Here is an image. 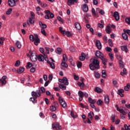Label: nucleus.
Listing matches in <instances>:
<instances>
[{"mask_svg": "<svg viewBox=\"0 0 130 130\" xmlns=\"http://www.w3.org/2000/svg\"><path fill=\"white\" fill-rule=\"evenodd\" d=\"M35 71H36V69H35V68L32 67L30 69V72L31 73H35Z\"/></svg>", "mask_w": 130, "mask_h": 130, "instance_id": "59", "label": "nucleus"}, {"mask_svg": "<svg viewBox=\"0 0 130 130\" xmlns=\"http://www.w3.org/2000/svg\"><path fill=\"white\" fill-rule=\"evenodd\" d=\"M78 96L79 97H84V93L83 92V91H82L81 90H79L78 91Z\"/></svg>", "mask_w": 130, "mask_h": 130, "instance_id": "31", "label": "nucleus"}, {"mask_svg": "<svg viewBox=\"0 0 130 130\" xmlns=\"http://www.w3.org/2000/svg\"><path fill=\"white\" fill-rule=\"evenodd\" d=\"M84 123H91L89 118H87L86 121H84Z\"/></svg>", "mask_w": 130, "mask_h": 130, "instance_id": "58", "label": "nucleus"}, {"mask_svg": "<svg viewBox=\"0 0 130 130\" xmlns=\"http://www.w3.org/2000/svg\"><path fill=\"white\" fill-rule=\"evenodd\" d=\"M38 59L39 61H44V56L42 54H40L38 56Z\"/></svg>", "mask_w": 130, "mask_h": 130, "instance_id": "13", "label": "nucleus"}, {"mask_svg": "<svg viewBox=\"0 0 130 130\" xmlns=\"http://www.w3.org/2000/svg\"><path fill=\"white\" fill-rule=\"evenodd\" d=\"M125 22L126 23V24H128V25H130V17L126 18Z\"/></svg>", "mask_w": 130, "mask_h": 130, "instance_id": "44", "label": "nucleus"}, {"mask_svg": "<svg viewBox=\"0 0 130 130\" xmlns=\"http://www.w3.org/2000/svg\"><path fill=\"white\" fill-rule=\"evenodd\" d=\"M34 44L36 46L38 45V43H40V39H35Z\"/></svg>", "mask_w": 130, "mask_h": 130, "instance_id": "28", "label": "nucleus"}, {"mask_svg": "<svg viewBox=\"0 0 130 130\" xmlns=\"http://www.w3.org/2000/svg\"><path fill=\"white\" fill-rule=\"evenodd\" d=\"M13 11V9L10 8L8 9V10L6 12V15H10L12 13V11Z\"/></svg>", "mask_w": 130, "mask_h": 130, "instance_id": "41", "label": "nucleus"}, {"mask_svg": "<svg viewBox=\"0 0 130 130\" xmlns=\"http://www.w3.org/2000/svg\"><path fill=\"white\" fill-rule=\"evenodd\" d=\"M102 61V63L104 64V66H106V62H107V59L104 57V56L100 58Z\"/></svg>", "mask_w": 130, "mask_h": 130, "instance_id": "19", "label": "nucleus"}, {"mask_svg": "<svg viewBox=\"0 0 130 130\" xmlns=\"http://www.w3.org/2000/svg\"><path fill=\"white\" fill-rule=\"evenodd\" d=\"M68 58H67V55L66 54H63V60L62 61H66L67 60Z\"/></svg>", "mask_w": 130, "mask_h": 130, "instance_id": "56", "label": "nucleus"}, {"mask_svg": "<svg viewBox=\"0 0 130 130\" xmlns=\"http://www.w3.org/2000/svg\"><path fill=\"white\" fill-rule=\"evenodd\" d=\"M95 56H96V57H98V58H102L103 56H104V55L101 53V52L100 51H96L95 52Z\"/></svg>", "mask_w": 130, "mask_h": 130, "instance_id": "9", "label": "nucleus"}, {"mask_svg": "<svg viewBox=\"0 0 130 130\" xmlns=\"http://www.w3.org/2000/svg\"><path fill=\"white\" fill-rule=\"evenodd\" d=\"M56 53L58 54H60L61 53V49L60 48H57L56 50Z\"/></svg>", "mask_w": 130, "mask_h": 130, "instance_id": "38", "label": "nucleus"}, {"mask_svg": "<svg viewBox=\"0 0 130 130\" xmlns=\"http://www.w3.org/2000/svg\"><path fill=\"white\" fill-rule=\"evenodd\" d=\"M58 81L60 83H62V84H63L64 85H66V86L69 85V81H68V78H67V77H63L62 79H59Z\"/></svg>", "mask_w": 130, "mask_h": 130, "instance_id": "5", "label": "nucleus"}, {"mask_svg": "<svg viewBox=\"0 0 130 130\" xmlns=\"http://www.w3.org/2000/svg\"><path fill=\"white\" fill-rule=\"evenodd\" d=\"M82 66H83V63H82V62L78 61L77 64V68L79 69L82 68Z\"/></svg>", "mask_w": 130, "mask_h": 130, "instance_id": "37", "label": "nucleus"}, {"mask_svg": "<svg viewBox=\"0 0 130 130\" xmlns=\"http://www.w3.org/2000/svg\"><path fill=\"white\" fill-rule=\"evenodd\" d=\"M100 62L96 59H94L92 63L89 64V69L91 71H95V70H99L100 66Z\"/></svg>", "mask_w": 130, "mask_h": 130, "instance_id": "1", "label": "nucleus"}, {"mask_svg": "<svg viewBox=\"0 0 130 130\" xmlns=\"http://www.w3.org/2000/svg\"><path fill=\"white\" fill-rule=\"evenodd\" d=\"M59 87L60 89H62V90H66L67 89V86H64L62 83L59 84Z\"/></svg>", "mask_w": 130, "mask_h": 130, "instance_id": "26", "label": "nucleus"}, {"mask_svg": "<svg viewBox=\"0 0 130 130\" xmlns=\"http://www.w3.org/2000/svg\"><path fill=\"white\" fill-rule=\"evenodd\" d=\"M35 21L32 19V18H29L28 21H27L28 25H30V24H34Z\"/></svg>", "mask_w": 130, "mask_h": 130, "instance_id": "30", "label": "nucleus"}, {"mask_svg": "<svg viewBox=\"0 0 130 130\" xmlns=\"http://www.w3.org/2000/svg\"><path fill=\"white\" fill-rule=\"evenodd\" d=\"M112 30L110 29V26L107 25V28H106V32L107 34H110Z\"/></svg>", "mask_w": 130, "mask_h": 130, "instance_id": "17", "label": "nucleus"}, {"mask_svg": "<svg viewBox=\"0 0 130 130\" xmlns=\"http://www.w3.org/2000/svg\"><path fill=\"white\" fill-rule=\"evenodd\" d=\"M50 110L51 111H55L56 110V107L54 106H52L50 107Z\"/></svg>", "mask_w": 130, "mask_h": 130, "instance_id": "39", "label": "nucleus"}, {"mask_svg": "<svg viewBox=\"0 0 130 130\" xmlns=\"http://www.w3.org/2000/svg\"><path fill=\"white\" fill-rule=\"evenodd\" d=\"M41 6L42 8H46V7H47V4L45 3H42L41 4Z\"/></svg>", "mask_w": 130, "mask_h": 130, "instance_id": "62", "label": "nucleus"}, {"mask_svg": "<svg viewBox=\"0 0 130 130\" xmlns=\"http://www.w3.org/2000/svg\"><path fill=\"white\" fill-rule=\"evenodd\" d=\"M129 88H130V84L127 83L126 86L124 87V90L125 91H128V90H129Z\"/></svg>", "mask_w": 130, "mask_h": 130, "instance_id": "33", "label": "nucleus"}, {"mask_svg": "<svg viewBox=\"0 0 130 130\" xmlns=\"http://www.w3.org/2000/svg\"><path fill=\"white\" fill-rule=\"evenodd\" d=\"M111 120H112L113 122L115 121V115H112L111 116Z\"/></svg>", "mask_w": 130, "mask_h": 130, "instance_id": "55", "label": "nucleus"}, {"mask_svg": "<svg viewBox=\"0 0 130 130\" xmlns=\"http://www.w3.org/2000/svg\"><path fill=\"white\" fill-rule=\"evenodd\" d=\"M17 0H8V5L10 7L13 8L16 6V2Z\"/></svg>", "mask_w": 130, "mask_h": 130, "instance_id": "6", "label": "nucleus"}, {"mask_svg": "<svg viewBox=\"0 0 130 130\" xmlns=\"http://www.w3.org/2000/svg\"><path fill=\"white\" fill-rule=\"evenodd\" d=\"M95 46L96 47L100 50L101 48H102V46L101 45V42H100V41L96 40L95 42Z\"/></svg>", "mask_w": 130, "mask_h": 130, "instance_id": "10", "label": "nucleus"}, {"mask_svg": "<svg viewBox=\"0 0 130 130\" xmlns=\"http://www.w3.org/2000/svg\"><path fill=\"white\" fill-rule=\"evenodd\" d=\"M29 39H30V41L33 42L35 40V37H34V36L33 35H30L29 36Z\"/></svg>", "mask_w": 130, "mask_h": 130, "instance_id": "49", "label": "nucleus"}, {"mask_svg": "<svg viewBox=\"0 0 130 130\" xmlns=\"http://www.w3.org/2000/svg\"><path fill=\"white\" fill-rule=\"evenodd\" d=\"M94 77L96 78V79H99L100 78V74L98 72H94Z\"/></svg>", "mask_w": 130, "mask_h": 130, "instance_id": "36", "label": "nucleus"}, {"mask_svg": "<svg viewBox=\"0 0 130 130\" xmlns=\"http://www.w3.org/2000/svg\"><path fill=\"white\" fill-rule=\"evenodd\" d=\"M39 25L41 27V28H43L42 29H45L47 28V26L45 24H43L41 21L39 22Z\"/></svg>", "mask_w": 130, "mask_h": 130, "instance_id": "21", "label": "nucleus"}, {"mask_svg": "<svg viewBox=\"0 0 130 130\" xmlns=\"http://www.w3.org/2000/svg\"><path fill=\"white\" fill-rule=\"evenodd\" d=\"M122 37L124 40H126L128 38V36L126 34V32H123L122 34Z\"/></svg>", "mask_w": 130, "mask_h": 130, "instance_id": "24", "label": "nucleus"}, {"mask_svg": "<svg viewBox=\"0 0 130 130\" xmlns=\"http://www.w3.org/2000/svg\"><path fill=\"white\" fill-rule=\"evenodd\" d=\"M106 51H108V52H111V51H112V49H111V48L107 46L106 48Z\"/></svg>", "mask_w": 130, "mask_h": 130, "instance_id": "48", "label": "nucleus"}, {"mask_svg": "<svg viewBox=\"0 0 130 130\" xmlns=\"http://www.w3.org/2000/svg\"><path fill=\"white\" fill-rule=\"evenodd\" d=\"M31 96L34 98H37V97H40L41 96V92L40 90H36V91H32L31 92Z\"/></svg>", "mask_w": 130, "mask_h": 130, "instance_id": "2", "label": "nucleus"}, {"mask_svg": "<svg viewBox=\"0 0 130 130\" xmlns=\"http://www.w3.org/2000/svg\"><path fill=\"white\" fill-rule=\"evenodd\" d=\"M35 99H37L34 98V97L32 96V98H30L29 100L30 101H32V103H36L37 102V100Z\"/></svg>", "mask_w": 130, "mask_h": 130, "instance_id": "32", "label": "nucleus"}, {"mask_svg": "<svg viewBox=\"0 0 130 130\" xmlns=\"http://www.w3.org/2000/svg\"><path fill=\"white\" fill-rule=\"evenodd\" d=\"M75 27L76 29H78V30H81V24L79 23V22H75Z\"/></svg>", "mask_w": 130, "mask_h": 130, "instance_id": "18", "label": "nucleus"}, {"mask_svg": "<svg viewBox=\"0 0 130 130\" xmlns=\"http://www.w3.org/2000/svg\"><path fill=\"white\" fill-rule=\"evenodd\" d=\"M41 32H42V34H43L45 36H46V32L45 31V29H44V28L41 29Z\"/></svg>", "mask_w": 130, "mask_h": 130, "instance_id": "52", "label": "nucleus"}, {"mask_svg": "<svg viewBox=\"0 0 130 130\" xmlns=\"http://www.w3.org/2000/svg\"><path fill=\"white\" fill-rule=\"evenodd\" d=\"M37 55H34L33 53L30 54V59L33 62H35L37 60Z\"/></svg>", "mask_w": 130, "mask_h": 130, "instance_id": "7", "label": "nucleus"}, {"mask_svg": "<svg viewBox=\"0 0 130 130\" xmlns=\"http://www.w3.org/2000/svg\"><path fill=\"white\" fill-rule=\"evenodd\" d=\"M124 127L125 128V130H130V125L127 126V125L126 124H125L124 125Z\"/></svg>", "mask_w": 130, "mask_h": 130, "instance_id": "43", "label": "nucleus"}, {"mask_svg": "<svg viewBox=\"0 0 130 130\" xmlns=\"http://www.w3.org/2000/svg\"><path fill=\"white\" fill-rule=\"evenodd\" d=\"M82 11L83 12H85V13H87L88 12V10H89V7H88V5L87 4H84L81 7Z\"/></svg>", "mask_w": 130, "mask_h": 130, "instance_id": "8", "label": "nucleus"}, {"mask_svg": "<svg viewBox=\"0 0 130 130\" xmlns=\"http://www.w3.org/2000/svg\"><path fill=\"white\" fill-rule=\"evenodd\" d=\"M24 71H25V68L20 67L18 70H17V72L18 74H22V73L24 72Z\"/></svg>", "mask_w": 130, "mask_h": 130, "instance_id": "20", "label": "nucleus"}, {"mask_svg": "<svg viewBox=\"0 0 130 130\" xmlns=\"http://www.w3.org/2000/svg\"><path fill=\"white\" fill-rule=\"evenodd\" d=\"M52 127L53 129H54V128H55L56 130L61 129V126L59 125V123H53L52 124Z\"/></svg>", "mask_w": 130, "mask_h": 130, "instance_id": "4", "label": "nucleus"}, {"mask_svg": "<svg viewBox=\"0 0 130 130\" xmlns=\"http://www.w3.org/2000/svg\"><path fill=\"white\" fill-rule=\"evenodd\" d=\"M108 43H109V46H110L111 47H112V46H113V43H112V40L109 39Z\"/></svg>", "mask_w": 130, "mask_h": 130, "instance_id": "35", "label": "nucleus"}, {"mask_svg": "<svg viewBox=\"0 0 130 130\" xmlns=\"http://www.w3.org/2000/svg\"><path fill=\"white\" fill-rule=\"evenodd\" d=\"M75 3H78V0H68V5L69 6H72V5H74Z\"/></svg>", "mask_w": 130, "mask_h": 130, "instance_id": "11", "label": "nucleus"}, {"mask_svg": "<svg viewBox=\"0 0 130 130\" xmlns=\"http://www.w3.org/2000/svg\"><path fill=\"white\" fill-rule=\"evenodd\" d=\"M70 50L71 52H75L76 51V49L73 46H71L70 47Z\"/></svg>", "mask_w": 130, "mask_h": 130, "instance_id": "46", "label": "nucleus"}, {"mask_svg": "<svg viewBox=\"0 0 130 130\" xmlns=\"http://www.w3.org/2000/svg\"><path fill=\"white\" fill-rule=\"evenodd\" d=\"M40 51L45 56V52H44V49L43 48H40Z\"/></svg>", "mask_w": 130, "mask_h": 130, "instance_id": "50", "label": "nucleus"}, {"mask_svg": "<svg viewBox=\"0 0 130 130\" xmlns=\"http://www.w3.org/2000/svg\"><path fill=\"white\" fill-rule=\"evenodd\" d=\"M85 56H86V55L85 54V53H82L81 55L79 57L80 60H81V61H84L85 58Z\"/></svg>", "mask_w": 130, "mask_h": 130, "instance_id": "15", "label": "nucleus"}, {"mask_svg": "<svg viewBox=\"0 0 130 130\" xmlns=\"http://www.w3.org/2000/svg\"><path fill=\"white\" fill-rule=\"evenodd\" d=\"M49 80H50V81H52V79H53V76H52V75L50 74L49 75Z\"/></svg>", "mask_w": 130, "mask_h": 130, "instance_id": "63", "label": "nucleus"}, {"mask_svg": "<svg viewBox=\"0 0 130 130\" xmlns=\"http://www.w3.org/2000/svg\"><path fill=\"white\" fill-rule=\"evenodd\" d=\"M124 92V90L123 89H120L118 90V95H120V94L123 93Z\"/></svg>", "mask_w": 130, "mask_h": 130, "instance_id": "57", "label": "nucleus"}, {"mask_svg": "<svg viewBox=\"0 0 130 130\" xmlns=\"http://www.w3.org/2000/svg\"><path fill=\"white\" fill-rule=\"evenodd\" d=\"M40 90V91L42 92V93H45V88L42 87L40 88V89H39Z\"/></svg>", "mask_w": 130, "mask_h": 130, "instance_id": "53", "label": "nucleus"}, {"mask_svg": "<svg viewBox=\"0 0 130 130\" xmlns=\"http://www.w3.org/2000/svg\"><path fill=\"white\" fill-rule=\"evenodd\" d=\"M59 101L60 105L63 107V108H66L67 107V103L63 101V99L61 96H59Z\"/></svg>", "mask_w": 130, "mask_h": 130, "instance_id": "3", "label": "nucleus"}, {"mask_svg": "<svg viewBox=\"0 0 130 130\" xmlns=\"http://www.w3.org/2000/svg\"><path fill=\"white\" fill-rule=\"evenodd\" d=\"M4 41H5V38L2 37L0 38V44H1V45H3V44H4Z\"/></svg>", "mask_w": 130, "mask_h": 130, "instance_id": "51", "label": "nucleus"}, {"mask_svg": "<svg viewBox=\"0 0 130 130\" xmlns=\"http://www.w3.org/2000/svg\"><path fill=\"white\" fill-rule=\"evenodd\" d=\"M15 67H19L20 66V60L16 61V63H15Z\"/></svg>", "mask_w": 130, "mask_h": 130, "instance_id": "61", "label": "nucleus"}, {"mask_svg": "<svg viewBox=\"0 0 130 130\" xmlns=\"http://www.w3.org/2000/svg\"><path fill=\"white\" fill-rule=\"evenodd\" d=\"M100 14H101V15H104V14H105V12H104V10H101L99 11Z\"/></svg>", "mask_w": 130, "mask_h": 130, "instance_id": "64", "label": "nucleus"}, {"mask_svg": "<svg viewBox=\"0 0 130 130\" xmlns=\"http://www.w3.org/2000/svg\"><path fill=\"white\" fill-rule=\"evenodd\" d=\"M113 17L115 18L116 21H118L119 20V14L117 11L114 13Z\"/></svg>", "mask_w": 130, "mask_h": 130, "instance_id": "12", "label": "nucleus"}, {"mask_svg": "<svg viewBox=\"0 0 130 130\" xmlns=\"http://www.w3.org/2000/svg\"><path fill=\"white\" fill-rule=\"evenodd\" d=\"M109 55L111 60L113 61L114 59V58L113 57V54L111 52L109 54Z\"/></svg>", "mask_w": 130, "mask_h": 130, "instance_id": "40", "label": "nucleus"}, {"mask_svg": "<svg viewBox=\"0 0 130 130\" xmlns=\"http://www.w3.org/2000/svg\"><path fill=\"white\" fill-rule=\"evenodd\" d=\"M15 45H16V46L17 48H21V47H22V46L21 45V43L19 41H17L16 42Z\"/></svg>", "mask_w": 130, "mask_h": 130, "instance_id": "25", "label": "nucleus"}, {"mask_svg": "<svg viewBox=\"0 0 130 130\" xmlns=\"http://www.w3.org/2000/svg\"><path fill=\"white\" fill-rule=\"evenodd\" d=\"M45 49H46L45 53H47L48 54H49V48L47 47H46Z\"/></svg>", "mask_w": 130, "mask_h": 130, "instance_id": "60", "label": "nucleus"}, {"mask_svg": "<svg viewBox=\"0 0 130 130\" xmlns=\"http://www.w3.org/2000/svg\"><path fill=\"white\" fill-rule=\"evenodd\" d=\"M50 67L51 69H52L53 70H54V69H55V67L54 66V63L52 62L51 63V64H50Z\"/></svg>", "mask_w": 130, "mask_h": 130, "instance_id": "54", "label": "nucleus"}, {"mask_svg": "<svg viewBox=\"0 0 130 130\" xmlns=\"http://www.w3.org/2000/svg\"><path fill=\"white\" fill-rule=\"evenodd\" d=\"M94 91L96 93H99V94H100V93H102V92H103L102 89H101L98 87H95Z\"/></svg>", "mask_w": 130, "mask_h": 130, "instance_id": "16", "label": "nucleus"}, {"mask_svg": "<svg viewBox=\"0 0 130 130\" xmlns=\"http://www.w3.org/2000/svg\"><path fill=\"white\" fill-rule=\"evenodd\" d=\"M103 78H106V71L105 70H103L102 72Z\"/></svg>", "mask_w": 130, "mask_h": 130, "instance_id": "34", "label": "nucleus"}, {"mask_svg": "<svg viewBox=\"0 0 130 130\" xmlns=\"http://www.w3.org/2000/svg\"><path fill=\"white\" fill-rule=\"evenodd\" d=\"M88 116L89 119H92L93 116H94V113L92 111L90 112V113L88 114Z\"/></svg>", "mask_w": 130, "mask_h": 130, "instance_id": "23", "label": "nucleus"}, {"mask_svg": "<svg viewBox=\"0 0 130 130\" xmlns=\"http://www.w3.org/2000/svg\"><path fill=\"white\" fill-rule=\"evenodd\" d=\"M121 49L123 51H125L126 53L127 52V46H123L121 47Z\"/></svg>", "mask_w": 130, "mask_h": 130, "instance_id": "27", "label": "nucleus"}, {"mask_svg": "<svg viewBox=\"0 0 130 130\" xmlns=\"http://www.w3.org/2000/svg\"><path fill=\"white\" fill-rule=\"evenodd\" d=\"M119 112H120V113H122V114H123V115H125L126 114V112H125V111H124L123 109L119 110Z\"/></svg>", "mask_w": 130, "mask_h": 130, "instance_id": "42", "label": "nucleus"}, {"mask_svg": "<svg viewBox=\"0 0 130 130\" xmlns=\"http://www.w3.org/2000/svg\"><path fill=\"white\" fill-rule=\"evenodd\" d=\"M88 102L90 103V104H95L96 103V100L92 99L91 98H88Z\"/></svg>", "mask_w": 130, "mask_h": 130, "instance_id": "22", "label": "nucleus"}, {"mask_svg": "<svg viewBox=\"0 0 130 130\" xmlns=\"http://www.w3.org/2000/svg\"><path fill=\"white\" fill-rule=\"evenodd\" d=\"M96 104L97 105H98L99 106H101L102 105V104H103V101H102V100H99L97 102H96Z\"/></svg>", "mask_w": 130, "mask_h": 130, "instance_id": "29", "label": "nucleus"}, {"mask_svg": "<svg viewBox=\"0 0 130 130\" xmlns=\"http://www.w3.org/2000/svg\"><path fill=\"white\" fill-rule=\"evenodd\" d=\"M0 82H1L2 85H6L7 84V81H6V80H4L3 79H1Z\"/></svg>", "mask_w": 130, "mask_h": 130, "instance_id": "47", "label": "nucleus"}, {"mask_svg": "<svg viewBox=\"0 0 130 130\" xmlns=\"http://www.w3.org/2000/svg\"><path fill=\"white\" fill-rule=\"evenodd\" d=\"M62 67H64V68H68V64L64 62V61H62L61 62Z\"/></svg>", "mask_w": 130, "mask_h": 130, "instance_id": "45", "label": "nucleus"}, {"mask_svg": "<svg viewBox=\"0 0 130 130\" xmlns=\"http://www.w3.org/2000/svg\"><path fill=\"white\" fill-rule=\"evenodd\" d=\"M105 103L106 104H109V96L107 94L105 96Z\"/></svg>", "mask_w": 130, "mask_h": 130, "instance_id": "14", "label": "nucleus"}]
</instances>
